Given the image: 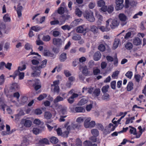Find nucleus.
Listing matches in <instances>:
<instances>
[{
	"instance_id": "8",
	"label": "nucleus",
	"mask_w": 146,
	"mask_h": 146,
	"mask_svg": "<svg viewBox=\"0 0 146 146\" xmlns=\"http://www.w3.org/2000/svg\"><path fill=\"white\" fill-rule=\"evenodd\" d=\"M118 18L119 20L123 22L121 24L123 26L126 24L127 22L126 21L127 19V16L124 13H121L119 14L118 15Z\"/></svg>"
},
{
	"instance_id": "38",
	"label": "nucleus",
	"mask_w": 146,
	"mask_h": 146,
	"mask_svg": "<svg viewBox=\"0 0 146 146\" xmlns=\"http://www.w3.org/2000/svg\"><path fill=\"white\" fill-rule=\"evenodd\" d=\"M3 19L4 21L5 22H10L11 21L10 18L8 14H6L4 16Z\"/></svg>"
},
{
	"instance_id": "32",
	"label": "nucleus",
	"mask_w": 146,
	"mask_h": 146,
	"mask_svg": "<svg viewBox=\"0 0 146 146\" xmlns=\"http://www.w3.org/2000/svg\"><path fill=\"white\" fill-rule=\"evenodd\" d=\"M72 38L75 40H79L81 39V36L80 35L74 34L72 36Z\"/></svg>"
},
{
	"instance_id": "23",
	"label": "nucleus",
	"mask_w": 146,
	"mask_h": 146,
	"mask_svg": "<svg viewBox=\"0 0 146 146\" xmlns=\"http://www.w3.org/2000/svg\"><path fill=\"white\" fill-rule=\"evenodd\" d=\"M18 88L19 86L17 84L15 83L12 84L10 88L11 92H13L18 89Z\"/></svg>"
},
{
	"instance_id": "48",
	"label": "nucleus",
	"mask_w": 146,
	"mask_h": 146,
	"mask_svg": "<svg viewBox=\"0 0 146 146\" xmlns=\"http://www.w3.org/2000/svg\"><path fill=\"white\" fill-rule=\"evenodd\" d=\"M98 4L99 7H103L105 5V2L102 0H100L98 2Z\"/></svg>"
},
{
	"instance_id": "33",
	"label": "nucleus",
	"mask_w": 146,
	"mask_h": 146,
	"mask_svg": "<svg viewBox=\"0 0 146 146\" xmlns=\"http://www.w3.org/2000/svg\"><path fill=\"white\" fill-rule=\"evenodd\" d=\"M25 113L23 110H21L19 112V113L16 115L15 116V118L16 119H19L20 118V117L24 115Z\"/></svg>"
},
{
	"instance_id": "42",
	"label": "nucleus",
	"mask_w": 146,
	"mask_h": 146,
	"mask_svg": "<svg viewBox=\"0 0 146 146\" xmlns=\"http://www.w3.org/2000/svg\"><path fill=\"white\" fill-rule=\"evenodd\" d=\"M109 88V86L108 85L103 86L102 88V92L104 94L106 93L108 91V89Z\"/></svg>"
},
{
	"instance_id": "7",
	"label": "nucleus",
	"mask_w": 146,
	"mask_h": 146,
	"mask_svg": "<svg viewBox=\"0 0 146 146\" xmlns=\"http://www.w3.org/2000/svg\"><path fill=\"white\" fill-rule=\"evenodd\" d=\"M21 123L26 127H30L32 124V121L28 119H23L21 121Z\"/></svg>"
},
{
	"instance_id": "61",
	"label": "nucleus",
	"mask_w": 146,
	"mask_h": 146,
	"mask_svg": "<svg viewBox=\"0 0 146 146\" xmlns=\"http://www.w3.org/2000/svg\"><path fill=\"white\" fill-rule=\"evenodd\" d=\"M96 126L97 128L100 130H103L104 129V127L101 124L97 123L96 124Z\"/></svg>"
},
{
	"instance_id": "50",
	"label": "nucleus",
	"mask_w": 146,
	"mask_h": 146,
	"mask_svg": "<svg viewBox=\"0 0 146 146\" xmlns=\"http://www.w3.org/2000/svg\"><path fill=\"white\" fill-rule=\"evenodd\" d=\"M25 48L27 50L32 49V46L29 43H27L25 46Z\"/></svg>"
},
{
	"instance_id": "35",
	"label": "nucleus",
	"mask_w": 146,
	"mask_h": 146,
	"mask_svg": "<svg viewBox=\"0 0 146 146\" xmlns=\"http://www.w3.org/2000/svg\"><path fill=\"white\" fill-rule=\"evenodd\" d=\"M51 142L53 144H56L58 142V139L54 137H52L50 139Z\"/></svg>"
},
{
	"instance_id": "45",
	"label": "nucleus",
	"mask_w": 146,
	"mask_h": 146,
	"mask_svg": "<svg viewBox=\"0 0 146 146\" xmlns=\"http://www.w3.org/2000/svg\"><path fill=\"white\" fill-rule=\"evenodd\" d=\"M47 95L46 94H43L40 95L37 98V99L39 101H41L44 98L47 97Z\"/></svg>"
},
{
	"instance_id": "10",
	"label": "nucleus",
	"mask_w": 146,
	"mask_h": 146,
	"mask_svg": "<svg viewBox=\"0 0 146 146\" xmlns=\"http://www.w3.org/2000/svg\"><path fill=\"white\" fill-rule=\"evenodd\" d=\"M102 54L100 52L98 51L95 52L93 55V59L95 61H98L101 58Z\"/></svg>"
},
{
	"instance_id": "19",
	"label": "nucleus",
	"mask_w": 146,
	"mask_h": 146,
	"mask_svg": "<svg viewBox=\"0 0 146 146\" xmlns=\"http://www.w3.org/2000/svg\"><path fill=\"white\" fill-rule=\"evenodd\" d=\"M95 14L96 17L97 18L98 20V24L100 25L101 24V21H103V17L102 15H100L98 12H96Z\"/></svg>"
},
{
	"instance_id": "64",
	"label": "nucleus",
	"mask_w": 146,
	"mask_h": 146,
	"mask_svg": "<svg viewBox=\"0 0 146 146\" xmlns=\"http://www.w3.org/2000/svg\"><path fill=\"white\" fill-rule=\"evenodd\" d=\"M35 113L36 115H40L42 113V111L40 109H37L35 110Z\"/></svg>"
},
{
	"instance_id": "60",
	"label": "nucleus",
	"mask_w": 146,
	"mask_h": 146,
	"mask_svg": "<svg viewBox=\"0 0 146 146\" xmlns=\"http://www.w3.org/2000/svg\"><path fill=\"white\" fill-rule=\"evenodd\" d=\"M138 129L139 130V132L140 133V134L139 135H136V137L137 138H139L142 134L143 132V129L141 127V126H139Z\"/></svg>"
},
{
	"instance_id": "3",
	"label": "nucleus",
	"mask_w": 146,
	"mask_h": 146,
	"mask_svg": "<svg viewBox=\"0 0 146 146\" xmlns=\"http://www.w3.org/2000/svg\"><path fill=\"white\" fill-rule=\"evenodd\" d=\"M91 118L90 117L87 118L85 121L84 125L86 128H92L95 125V122L94 121H91Z\"/></svg>"
},
{
	"instance_id": "47",
	"label": "nucleus",
	"mask_w": 146,
	"mask_h": 146,
	"mask_svg": "<svg viewBox=\"0 0 146 146\" xmlns=\"http://www.w3.org/2000/svg\"><path fill=\"white\" fill-rule=\"evenodd\" d=\"M98 48L100 51L103 52L105 50L106 48L104 45L100 44L98 46Z\"/></svg>"
},
{
	"instance_id": "4",
	"label": "nucleus",
	"mask_w": 146,
	"mask_h": 146,
	"mask_svg": "<svg viewBox=\"0 0 146 146\" xmlns=\"http://www.w3.org/2000/svg\"><path fill=\"white\" fill-rule=\"evenodd\" d=\"M31 68L33 70V72L31 74V76L33 77H39L41 74L40 69L37 68L36 66H32Z\"/></svg>"
},
{
	"instance_id": "13",
	"label": "nucleus",
	"mask_w": 146,
	"mask_h": 146,
	"mask_svg": "<svg viewBox=\"0 0 146 146\" xmlns=\"http://www.w3.org/2000/svg\"><path fill=\"white\" fill-rule=\"evenodd\" d=\"M67 59L66 54L63 52L59 56V59L61 62H65Z\"/></svg>"
},
{
	"instance_id": "21",
	"label": "nucleus",
	"mask_w": 146,
	"mask_h": 146,
	"mask_svg": "<svg viewBox=\"0 0 146 146\" xmlns=\"http://www.w3.org/2000/svg\"><path fill=\"white\" fill-rule=\"evenodd\" d=\"M81 125L79 123H72L70 125V128L71 129H79Z\"/></svg>"
},
{
	"instance_id": "16",
	"label": "nucleus",
	"mask_w": 146,
	"mask_h": 146,
	"mask_svg": "<svg viewBox=\"0 0 146 146\" xmlns=\"http://www.w3.org/2000/svg\"><path fill=\"white\" fill-rule=\"evenodd\" d=\"M112 25H110V27L112 29H113L115 27H117L119 24V21L116 20H113L111 23Z\"/></svg>"
},
{
	"instance_id": "37",
	"label": "nucleus",
	"mask_w": 146,
	"mask_h": 146,
	"mask_svg": "<svg viewBox=\"0 0 146 146\" xmlns=\"http://www.w3.org/2000/svg\"><path fill=\"white\" fill-rule=\"evenodd\" d=\"M107 9L108 12L109 13H111L113 11V5H111L108 6Z\"/></svg>"
},
{
	"instance_id": "58",
	"label": "nucleus",
	"mask_w": 146,
	"mask_h": 146,
	"mask_svg": "<svg viewBox=\"0 0 146 146\" xmlns=\"http://www.w3.org/2000/svg\"><path fill=\"white\" fill-rule=\"evenodd\" d=\"M33 123L36 125H39L42 122L39 119H36L34 120Z\"/></svg>"
},
{
	"instance_id": "26",
	"label": "nucleus",
	"mask_w": 146,
	"mask_h": 146,
	"mask_svg": "<svg viewBox=\"0 0 146 146\" xmlns=\"http://www.w3.org/2000/svg\"><path fill=\"white\" fill-rule=\"evenodd\" d=\"M42 29V28L40 26H35L31 27V30H33L35 32H38Z\"/></svg>"
},
{
	"instance_id": "24",
	"label": "nucleus",
	"mask_w": 146,
	"mask_h": 146,
	"mask_svg": "<svg viewBox=\"0 0 146 146\" xmlns=\"http://www.w3.org/2000/svg\"><path fill=\"white\" fill-rule=\"evenodd\" d=\"M120 42V41L119 39L118 38H115V39L113 44V48L114 49H116L118 47Z\"/></svg>"
},
{
	"instance_id": "28",
	"label": "nucleus",
	"mask_w": 146,
	"mask_h": 146,
	"mask_svg": "<svg viewBox=\"0 0 146 146\" xmlns=\"http://www.w3.org/2000/svg\"><path fill=\"white\" fill-rule=\"evenodd\" d=\"M88 102V100L85 98H83L81 99L78 103V105L80 106H82L86 103Z\"/></svg>"
},
{
	"instance_id": "12",
	"label": "nucleus",
	"mask_w": 146,
	"mask_h": 146,
	"mask_svg": "<svg viewBox=\"0 0 146 146\" xmlns=\"http://www.w3.org/2000/svg\"><path fill=\"white\" fill-rule=\"evenodd\" d=\"M72 109L76 113L83 112L85 111V109L83 107H73Z\"/></svg>"
},
{
	"instance_id": "18",
	"label": "nucleus",
	"mask_w": 146,
	"mask_h": 146,
	"mask_svg": "<svg viewBox=\"0 0 146 146\" xmlns=\"http://www.w3.org/2000/svg\"><path fill=\"white\" fill-rule=\"evenodd\" d=\"M141 40L138 37L135 38L133 40L134 45L137 46L140 45L141 43Z\"/></svg>"
},
{
	"instance_id": "41",
	"label": "nucleus",
	"mask_w": 146,
	"mask_h": 146,
	"mask_svg": "<svg viewBox=\"0 0 146 146\" xmlns=\"http://www.w3.org/2000/svg\"><path fill=\"white\" fill-rule=\"evenodd\" d=\"M133 47V45L131 43L129 42H127L125 45V48L129 50L132 48Z\"/></svg>"
},
{
	"instance_id": "29",
	"label": "nucleus",
	"mask_w": 146,
	"mask_h": 146,
	"mask_svg": "<svg viewBox=\"0 0 146 146\" xmlns=\"http://www.w3.org/2000/svg\"><path fill=\"white\" fill-rule=\"evenodd\" d=\"M64 99L63 98L61 97L60 96H57L56 98L54 100L53 102L54 104H56L59 102L63 101Z\"/></svg>"
},
{
	"instance_id": "27",
	"label": "nucleus",
	"mask_w": 146,
	"mask_h": 146,
	"mask_svg": "<svg viewBox=\"0 0 146 146\" xmlns=\"http://www.w3.org/2000/svg\"><path fill=\"white\" fill-rule=\"evenodd\" d=\"M52 114L49 112H45L44 113V117L45 118L47 119H50L52 117Z\"/></svg>"
},
{
	"instance_id": "40",
	"label": "nucleus",
	"mask_w": 146,
	"mask_h": 146,
	"mask_svg": "<svg viewBox=\"0 0 146 146\" xmlns=\"http://www.w3.org/2000/svg\"><path fill=\"white\" fill-rule=\"evenodd\" d=\"M102 99L106 101L109 100L110 99V96L107 93L104 94L102 97Z\"/></svg>"
},
{
	"instance_id": "17",
	"label": "nucleus",
	"mask_w": 146,
	"mask_h": 146,
	"mask_svg": "<svg viewBox=\"0 0 146 146\" xmlns=\"http://www.w3.org/2000/svg\"><path fill=\"white\" fill-rule=\"evenodd\" d=\"M79 69L80 70H82L83 74L84 75L86 76L89 74L88 69L86 66L84 67H80Z\"/></svg>"
},
{
	"instance_id": "59",
	"label": "nucleus",
	"mask_w": 146,
	"mask_h": 146,
	"mask_svg": "<svg viewBox=\"0 0 146 146\" xmlns=\"http://www.w3.org/2000/svg\"><path fill=\"white\" fill-rule=\"evenodd\" d=\"M50 24L51 25H56L59 24V21L58 20H55L50 22Z\"/></svg>"
},
{
	"instance_id": "44",
	"label": "nucleus",
	"mask_w": 146,
	"mask_h": 146,
	"mask_svg": "<svg viewBox=\"0 0 146 146\" xmlns=\"http://www.w3.org/2000/svg\"><path fill=\"white\" fill-rule=\"evenodd\" d=\"M44 56L50 57H52L53 54L50 53L49 51L47 50H45L44 52Z\"/></svg>"
},
{
	"instance_id": "34",
	"label": "nucleus",
	"mask_w": 146,
	"mask_h": 146,
	"mask_svg": "<svg viewBox=\"0 0 146 146\" xmlns=\"http://www.w3.org/2000/svg\"><path fill=\"white\" fill-rule=\"evenodd\" d=\"M51 37L49 35H44L42 38V40L45 42L49 41Z\"/></svg>"
},
{
	"instance_id": "62",
	"label": "nucleus",
	"mask_w": 146,
	"mask_h": 146,
	"mask_svg": "<svg viewBox=\"0 0 146 146\" xmlns=\"http://www.w3.org/2000/svg\"><path fill=\"white\" fill-rule=\"evenodd\" d=\"M119 72L118 71H116L113 72L112 75V77L115 78V77L117 76L119 74Z\"/></svg>"
},
{
	"instance_id": "11",
	"label": "nucleus",
	"mask_w": 146,
	"mask_h": 146,
	"mask_svg": "<svg viewBox=\"0 0 146 146\" xmlns=\"http://www.w3.org/2000/svg\"><path fill=\"white\" fill-rule=\"evenodd\" d=\"M78 95L77 94L73 93L71 96L68 99V102L72 104L73 103L74 101V98H77L78 96Z\"/></svg>"
},
{
	"instance_id": "31",
	"label": "nucleus",
	"mask_w": 146,
	"mask_h": 146,
	"mask_svg": "<svg viewBox=\"0 0 146 146\" xmlns=\"http://www.w3.org/2000/svg\"><path fill=\"white\" fill-rule=\"evenodd\" d=\"M91 132L92 135L94 136L97 137L99 134L98 130L96 129H93L91 130Z\"/></svg>"
},
{
	"instance_id": "63",
	"label": "nucleus",
	"mask_w": 146,
	"mask_h": 146,
	"mask_svg": "<svg viewBox=\"0 0 146 146\" xmlns=\"http://www.w3.org/2000/svg\"><path fill=\"white\" fill-rule=\"evenodd\" d=\"M116 81H113L112 82L111 84V88L114 90L115 89Z\"/></svg>"
},
{
	"instance_id": "20",
	"label": "nucleus",
	"mask_w": 146,
	"mask_h": 146,
	"mask_svg": "<svg viewBox=\"0 0 146 146\" xmlns=\"http://www.w3.org/2000/svg\"><path fill=\"white\" fill-rule=\"evenodd\" d=\"M47 62V60L46 59H45L42 61V63L39 66H36L38 69H40L41 70V69L43 68L46 66V65Z\"/></svg>"
},
{
	"instance_id": "52",
	"label": "nucleus",
	"mask_w": 146,
	"mask_h": 146,
	"mask_svg": "<svg viewBox=\"0 0 146 146\" xmlns=\"http://www.w3.org/2000/svg\"><path fill=\"white\" fill-rule=\"evenodd\" d=\"M29 141L27 139L25 138L23 139V142L22 144L23 146H27L29 144Z\"/></svg>"
},
{
	"instance_id": "49",
	"label": "nucleus",
	"mask_w": 146,
	"mask_h": 146,
	"mask_svg": "<svg viewBox=\"0 0 146 146\" xmlns=\"http://www.w3.org/2000/svg\"><path fill=\"white\" fill-rule=\"evenodd\" d=\"M84 30L83 28L81 26L78 27L76 29V31L79 33H82Z\"/></svg>"
},
{
	"instance_id": "15",
	"label": "nucleus",
	"mask_w": 146,
	"mask_h": 146,
	"mask_svg": "<svg viewBox=\"0 0 146 146\" xmlns=\"http://www.w3.org/2000/svg\"><path fill=\"white\" fill-rule=\"evenodd\" d=\"M15 74L16 76H19V79L20 80L23 79L24 76V73L23 72H20L18 70H16L15 72Z\"/></svg>"
},
{
	"instance_id": "53",
	"label": "nucleus",
	"mask_w": 146,
	"mask_h": 146,
	"mask_svg": "<svg viewBox=\"0 0 146 146\" xmlns=\"http://www.w3.org/2000/svg\"><path fill=\"white\" fill-rule=\"evenodd\" d=\"M40 142L42 143L48 144V141L47 139L44 138L40 140Z\"/></svg>"
},
{
	"instance_id": "57",
	"label": "nucleus",
	"mask_w": 146,
	"mask_h": 146,
	"mask_svg": "<svg viewBox=\"0 0 146 146\" xmlns=\"http://www.w3.org/2000/svg\"><path fill=\"white\" fill-rule=\"evenodd\" d=\"M133 75L132 72H131L128 71L125 74V76L129 79H131Z\"/></svg>"
},
{
	"instance_id": "6",
	"label": "nucleus",
	"mask_w": 146,
	"mask_h": 146,
	"mask_svg": "<svg viewBox=\"0 0 146 146\" xmlns=\"http://www.w3.org/2000/svg\"><path fill=\"white\" fill-rule=\"evenodd\" d=\"M63 41L60 38H55L52 39L53 44L58 47H60L62 45Z\"/></svg>"
},
{
	"instance_id": "43",
	"label": "nucleus",
	"mask_w": 146,
	"mask_h": 146,
	"mask_svg": "<svg viewBox=\"0 0 146 146\" xmlns=\"http://www.w3.org/2000/svg\"><path fill=\"white\" fill-rule=\"evenodd\" d=\"M65 9L62 7H59L57 11L58 13L60 14H62L64 13V12Z\"/></svg>"
},
{
	"instance_id": "51",
	"label": "nucleus",
	"mask_w": 146,
	"mask_h": 146,
	"mask_svg": "<svg viewBox=\"0 0 146 146\" xmlns=\"http://www.w3.org/2000/svg\"><path fill=\"white\" fill-rule=\"evenodd\" d=\"M100 72V70L99 69L96 67L93 68V73L94 75H97Z\"/></svg>"
},
{
	"instance_id": "55",
	"label": "nucleus",
	"mask_w": 146,
	"mask_h": 146,
	"mask_svg": "<svg viewBox=\"0 0 146 146\" xmlns=\"http://www.w3.org/2000/svg\"><path fill=\"white\" fill-rule=\"evenodd\" d=\"M60 34V32L58 31H54L52 33L53 35L55 37L58 36Z\"/></svg>"
},
{
	"instance_id": "54",
	"label": "nucleus",
	"mask_w": 146,
	"mask_h": 146,
	"mask_svg": "<svg viewBox=\"0 0 146 146\" xmlns=\"http://www.w3.org/2000/svg\"><path fill=\"white\" fill-rule=\"evenodd\" d=\"M33 131L34 134L37 135L39 133L40 130L37 128H34L33 130Z\"/></svg>"
},
{
	"instance_id": "5",
	"label": "nucleus",
	"mask_w": 146,
	"mask_h": 146,
	"mask_svg": "<svg viewBox=\"0 0 146 146\" xmlns=\"http://www.w3.org/2000/svg\"><path fill=\"white\" fill-rule=\"evenodd\" d=\"M111 19H109L106 21V27L102 26L98 27V29L102 32L108 31L110 30V27L109 26V22Z\"/></svg>"
},
{
	"instance_id": "2",
	"label": "nucleus",
	"mask_w": 146,
	"mask_h": 146,
	"mask_svg": "<svg viewBox=\"0 0 146 146\" xmlns=\"http://www.w3.org/2000/svg\"><path fill=\"white\" fill-rule=\"evenodd\" d=\"M69 122H68L66 123L64 126L63 128L64 131L62 132V136L64 137L67 138L69 133L71 129L70 126L68 125Z\"/></svg>"
},
{
	"instance_id": "9",
	"label": "nucleus",
	"mask_w": 146,
	"mask_h": 146,
	"mask_svg": "<svg viewBox=\"0 0 146 146\" xmlns=\"http://www.w3.org/2000/svg\"><path fill=\"white\" fill-rule=\"evenodd\" d=\"M123 2V0H115L116 5L115 9L116 10H121L123 8L124 6Z\"/></svg>"
},
{
	"instance_id": "36",
	"label": "nucleus",
	"mask_w": 146,
	"mask_h": 146,
	"mask_svg": "<svg viewBox=\"0 0 146 146\" xmlns=\"http://www.w3.org/2000/svg\"><path fill=\"white\" fill-rule=\"evenodd\" d=\"M22 8V7L21 6L18 7L17 8V11L18 17H20L22 15L21 10Z\"/></svg>"
},
{
	"instance_id": "30",
	"label": "nucleus",
	"mask_w": 146,
	"mask_h": 146,
	"mask_svg": "<svg viewBox=\"0 0 146 146\" xmlns=\"http://www.w3.org/2000/svg\"><path fill=\"white\" fill-rule=\"evenodd\" d=\"M100 92V89L99 88H97L93 92V95L95 97H98L99 96Z\"/></svg>"
},
{
	"instance_id": "25",
	"label": "nucleus",
	"mask_w": 146,
	"mask_h": 146,
	"mask_svg": "<svg viewBox=\"0 0 146 146\" xmlns=\"http://www.w3.org/2000/svg\"><path fill=\"white\" fill-rule=\"evenodd\" d=\"M133 84L131 82H129L127 85V91H130L133 89Z\"/></svg>"
},
{
	"instance_id": "56",
	"label": "nucleus",
	"mask_w": 146,
	"mask_h": 146,
	"mask_svg": "<svg viewBox=\"0 0 146 146\" xmlns=\"http://www.w3.org/2000/svg\"><path fill=\"white\" fill-rule=\"evenodd\" d=\"M108 127L109 129V130L110 131H113L115 129V126L113 125V124L111 123L109 124Z\"/></svg>"
},
{
	"instance_id": "46",
	"label": "nucleus",
	"mask_w": 146,
	"mask_h": 146,
	"mask_svg": "<svg viewBox=\"0 0 146 146\" xmlns=\"http://www.w3.org/2000/svg\"><path fill=\"white\" fill-rule=\"evenodd\" d=\"M58 106L59 108V107H60L61 108L60 111H61L62 113L63 114H65L67 111L66 108L63 107H62V106L61 105H60L59 106L58 105Z\"/></svg>"
},
{
	"instance_id": "1",
	"label": "nucleus",
	"mask_w": 146,
	"mask_h": 146,
	"mask_svg": "<svg viewBox=\"0 0 146 146\" xmlns=\"http://www.w3.org/2000/svg\"><path fill=\"white\" fill-rule=\"evenodd\" d=\"M85 18L88 21L93 22L95 20V18L94 16L93 13L90 11H86L84 14Z\"/></svg>"
},
{
	"instance_id": "22",
	"label": "nucleus",
	"mask_w": 146,
	"mask_h": 146,
	"mask_svg": "<svg viewBox=\"0 0 146 146\" xmlns=\"http://www.w3.org/2000/svg\"><path fill=\"white\" fill-rule=\"evenodd\" d=\"M98 27L95 25H92L90 27V30L94 34L97 33L98 32Z\"/></svg>"
},
{
	"instance_id": "14",
	"label": "nucleus",
	"mask_w": 146,
	"mask_h": 146,
	"mask_svg": "<svg viewBox=\"0 0 146 146\" xmlns=\"http://www.w3.org/2000/svg\"><path fill=\"white\" fill-rule=\"evenodd\" d=\"M35 89L37 90L41 87V85L40 81L38 79H36L35 84L34 85Z\"/></svg>"
},
{
	"instance_id": "39",
	"label": "nucleus",
	"mask_w": 146,
	"mask_h": 146,
	"mask_svg": "<svg viewBox=\"0 0 146 146\" xmlns=\"http://www.w3.org/2000/svg\"><path fill=\"white\" fill-rule=\"evenodd\" d=\"M75 13L76 15L80 17L82 16V12L79 8H77L75 10Z\"/></svg>"
}]
</instances>
